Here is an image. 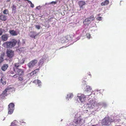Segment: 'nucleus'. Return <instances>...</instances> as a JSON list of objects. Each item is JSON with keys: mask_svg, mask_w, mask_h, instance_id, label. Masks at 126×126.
Masks as SVG:
<instances>
[{"mask_svg": "<svg viewBox=\"0 0 126 126\" xmlns=\"http://www.w3.org/2000/svg\"><path fill=\"white\" fill-rule=\"evenodd\" d=\"M1 97L0 95V97Z\"/></svg>", "mask_w": 126, "mask_h": 126, "instance_id": "52", "label": "nucleus"}, {"mask_svg": "<svg viewBox=\"0 0 126 126\" xmlns=\"http://www.w3.org/2000/svg\"><path fill=\"white\" fill-rule=\"evenodd\" d=\"M114 121V120L111 118L109 117H106L102 120L101 123L102 126H108Z\"/></svg>", "mask_w": 126, "mask_h": 126, "instance_id": "2", "label": "nucleus"}, {"mask_svg": "<svg viewBox=\"0 0 126 126\" xmlns=\"http://www.w3.org/2000/svg\"><path fill=\"white\" fill-rule=\"evenodd\" d=\"M18 80L20 81H22L23 80V79L22 77H19L18 78Z\"/></svg>", "mask_w": 126, "mask_h": 126, "instance_id": "33", "label": "nucleus"}, {"mask_svg": "<svg viewBox=\"0 0 126 126\" xmlns=\"http://www.w3.org/2000/svg\"><path fill=\"white\" fill-rule=\"evenodd\" d=\"M36 35H34L33 34H32L31 35H30V37H32V38H34V39L35 38V36H36Z\"/></svg>", "mask_w": 126, "mask_h": 126, "instance_id": "30", "label": "nucleus"}, {"mask_svg": "<svg viewBox=\"0 0 126 126\" xmlns=\"http://www.w3.org/2000/svg\"><path fill=\"white\" fill-rule=\"evenodd\" d=\"M4 31V30L1 28H0V36L1 35Z\"/></svg>", "mask_w": 126, "mask_h": 126, "instance_id": "31", "label": "nucleus"}, {"mask_svg": "<svg viewBox=\"0 0 126 126\" xmlns=\"http://www.w3.org/2000/svg\"><path fill=\"white\" fill-rule=\"evenodd\" d=\"M100 15H101L100 14H98L97 15L98 16H100Z\"/></svg>", "mask_w": 126, "mask_h": 126, "instance_id": "47", "label": "nucleus"}, {"mask_svg": "<svg viewBox=\"0 0 126 126\" xmlns=\"http://www.w3.org/2000/svg\"><path fill=\"white\" fill-rule=\"evenodd\" d=\"M16 121H14L12 123L10 126H17L16 124Z\"/></svg>", "mask_w": 126, "mask_h": 126, "instance_id": "27", "label": "nucleus"}, {"mask_svg": "<svg viewBox=\"0 0 126 126\" xmlns=\"http://www.w3.org/2000/svg\"><path fill=\"white\" fill-rule=\"evenodd\" d=\"M9 32L10 34L12 36H16L19 33V32H17L14 30H10Z\"/></svg>", "mask_w": 126, "mask_h": 126, "instance_id": "10", "label": "nucleus"}, {"mask_svg": "<svg viewBox=\"0 0 126 126\" xmlns=\"http://www.w3.org/2000/svg\"><path fill=\"white\" fill-rule=\"evenodd\" d=\"M90 35L89 33L87 34V38L89 39L90 38Z\"/></svg>", "mask_w": 126, "mask_h": 126, "instance_id": "39", "label": "nucleus"}, {"mask_svg": "<svg viewBox=\"0 0 126 126\" xmlns=\"http://www.w3.org/2000/svg\"><path fill=\"white\" fill-rule=\"evenodd\" d=\"M6 54L7 56L8 57L12 58L14 56V51L10 49H8L7 51Z\"/></svg>", "mask_w": 126, "mask_h": 126, "instance_id": "5", "label": "nucleus"}, {"mask_svg": "<svg viewBox=\"0 0 126 126\" xmlns=\"http://www.w3.org/2000/svg\"><path fill=\"white\" fill-rule=\"evenodd\" d=\"M92 91L91 87L87 85V95H91L92 93Z\"/></svg>", "mask_w": 126, "mask_h": 126, "instance_id": "12", "label": "nucleus"}, {"mask_svg": "<svg viewBox=\"0 0 126 126\" xmlns=\"http://www.w3.org/2000/svg\"><path fill=\"white\" fill-rule=\"evenodd\" d=\"M13 77L14 78H16L17 77V76L16 75H15L13 76Z\"/></svg>", "mask_w": 126, "mask_h": 126, "instance_id": "42", "label": "nucleus"}, {"mask_svg": "<svg viewBox=\"0 0 126 126\" xmlns=\"http://www.w3.org/2000/svg\"><path fill=\"white\" fill-rule=\"evenodd\" d=\"M12 11L13 12L15 13L16 12V6L13 5L12 7Z\"/></svg>", "mask_w": 126, "mask_h": 126, "instance_id": "22", "label": "nucleus"}, {"mask_svg": "<svg viewBox=\"0 0 126 126\" xmlns=\"http://www.w3.org/2000/svg\"><path fill=\"white\" fill-rule=\"evenodd\" d=\"M56 3V2L55 1H52L51 2V3H53L54 4H55Z\"/></svg>", "mask_w": 126, "mask_h": 126, "instance_id": "43", "label": "nucleus"}, {"mask_svg": "<svg viewBox=\"0 0 126 126\" xmlns=\"http://www.w3.org/2000/svg\"><path fill=\"white\" fill-rule=\"evenodd\" d=\"M41 8V7L40 6H37L36 7V9L39 10Z\"/></svg>", "mask_w": 126, "mask_h": 126, "instance_id": "38", "label": "nucleus"}, {"mask_svg": "<svg viewBox=\"0 0 126 126\" xmlns=\"http://www.w3.org/2000/svg\"><path fill=\"white\" fill-rule=\"evenodd\" d=\"M43 59H41L38 62L39 65H41L43 63Z\"/></svg>", "mask_w": 126, "mask_h": 126, "instance_id": "25", "label": "nucleus"}, {"mask_svg": "<svg viewBox=\"0 0 126 126\" xmlns=\"http://www.w3.org/2000/svg\"><path fill=\"white\" fill-rule=\"evenodd\" d=\"M16 74L18 75H21L23 74L24 71L23 69H21L19 68H16V70H14Z\"/></svg>", "mask_w": 126, "mask_h": 126, "instance_id": "9", "label": "nucleus"}, {"mask_svg": "<svg viewBox=\"0 0 126 126\" xmlns=\"http://www.w3.org/2000/svg\"><path fill=\"white\" fill-rule=\"evenodd\" d=\"M17 43L18 46H20V45L21 43L19 40H18L17 41Z\"/></svg>", "mask_w": 126, "mask_h": 126, "instance_id": "35", "label": "nucleus"}, {"mask_svg": "<svg viewBox=\"0 0 126 126\" xmlns=\"http://www.w3.org/2000/svg\"><path fill=\"white\" fill-rule=\"evenodd\" d=\"M102 17L100 16L96 18V19L97 20L101 21L102 20Z\"/></svg>", "mask_w": 126, "mask_h": 126, "instance_id": "34", "label": "nucleus"}, {"mask_svg": "<svg viewBox=\"0 0 126 126\" xmlns=\"http://www.w3.org/2000/svg\"><path fill=\"white\" fill-rule=\"evenodd\" d=\"M73 94L72 93H70L67 94V98L69 100V98H71L73 97Z\"/></svg>", "mask_w": 126, "mask_h": 126, "instance_id": "24", "label": "nucleus"}, {"mask_svg": "<svg viewBox=\"0 0 126 126\" xmlns=\"http://www.w3.org/2000/svg\"><path fill=\"white\" fill-rule=\"evenodd\" d=\"M78 3L80 7H82L85 4V2L83 1H79L78 2Z\"/></svg>", "mask_w": 126, "mask_h": 126, "instance_id": "18", "label": "nucleus"}, {"mask_svg": "<svg viewBox=\"0 0 126 126\" xmlns=\"http://www.w3.org/2000/svg\"><path fill=\"white\" fill-rule=\"evenodd\" d=\"M35 28L38 30L40 29V26L39 25H35Z\"/></svg>", "mask_w": 126, "mask_h": 126, "instance_id": "32", "label": "nucleus"}, {"mask_svg": "<svg viewBox=\"0 0 126 126\" xmlns=\"http://www.w3.org/2000/svg\"><path fill=\"white\" fill-rule=\"evenodd\" d=\"M3 13L6 15H7L8 13V11L7 9H5L3 12Z\"/></svg>", "mask_w": 126, "mask_h": 126, "instance_id": "28", "label": "nucleus"}, {"mask_svg": "<svg viewBox=\"0 0 126 126\" xmlns=\"http://www.w3.org/2000/svg\"><path fill=\"white\" fill-rule=\"evenodd\" d=\"M86 81H85L84 80H83L82 81V85H84L86 84Z\"/></svg>", "mask_w": 126, "mask_h": 126, "instance_id": "37", "label": "nucleus"}, {"mask_svg": "<svg viewBox=\"0 0 126 126\" xmlns=\"http://www.w3.org/2000/svg\"><path fill=\"white\" fill-rule=\"evenodd\" d=\"M37 61L36 60H33L31 61L28 64V66L30 68L33 67L37 63Z\"/></svg>", "mask_w": 126, "mask_h": 126, "instance_id": "4", "label": "nucleus"}, {"mask_svg": "<svg viewBox=\"0 0 126 126\" xmlns=\"http://www.w3.org/2000/svg\"><path fill=\"white\" fill-rule=\"evenodd\" d=\"M3 60V58L2 57H0V63Z\"/></svg>", "mask_w": 126, "mask_h": 126, "instance_id": "36", "label": "nucleus"}, {"mask_svg": "<svg viewBox=\"0 0 126 126\" xmlns=\"http://www.w3.org/2000/svg\"><path fill=\"white\" fill-rule=\"evenodd\" d=\"M15 105L13 103H10L8 105V109L14 110Z\"/></svg>", "mask_w": 126, "mask_h": 126, "instance_id": "17", "label": "nucleus"}, {"mask_svg": "<svg viewBox=\"0 0 126 126\" xmlns=\"http://www.w3.org/2000/svg\"><path fill=\"white\" fill-rule=\"evenodd\" d=\"M10 0H7L6 1L7 2H9L10 1Z\"/></svg>", "mask_w": 126, "mask_h": 126, "instance_id": "46", "label": "nucleus"}, {"mask_svg": "<svg viewBox=\"0 0 126 126\" xmlns=\"http://www.w3.org/2000/svg\"><path fill=\"white\" fill-rule=\"evenodd\" d=\"M24 63V61H23V62L22 63H16L15 64H14V70L16 69V68H18L20 66V65L21 64H22Z\"/></svg>", "mask_w": 126, "mask_h": 126, "instance_id": "13", "label": "nucleus"}, {"mask_svg": "<svg viewBox=\"0 0 126 126\" xmlns=\"http://www.w3.org/2000/svg\"><path fill=\"white\" fill-rule=\"evenodd\" d=\"M0 81L3 85H5L6 84V81L4 78L2 77L0 79Z\"/></svg>", "mask_w": 126, "mask_h": 126, "instance_id": "20", "label": "nucleus"}, {"mask_svg": "<svg viewBox=\"0 0 126 126\" xmlns=\"http://www.w3.org/2000/svg\"><path fill=\"white\" fill-rule=\"evenodd\" d=\"M94 19V16L92 15L90 17L87 18V22L91 21Z\"/></svg>", "mask_w": 126, "mask_h": 126, "instance_id": "21", "label": "nucleus"}, {"mask_svg": "<svg viewBox=\"0 0 126 126\" xmlns=\"http://www.w3.org/2000/svg\"><path fill=\"white\" fill-rule=\"evenodd\" d=\"M9 37V35L7 34H5L1 36V39L3 41H6L7 40Z\"/></svg>", "mask_w": 126, "mask_h": 126, "instance_id": "11", "label": "nucleus"}, {"mask_svg": "<svg viewBox=\"0 0 126 126\" xmlns=\"http://www.w3.org/2000/svg\"><path fill=\"white\" fill-rule=\"evenodd\" d=\"M7 19V16L2 14L0 16V19L3 21H5Z\"/></svg>", "mask_w": 126, "mask_h": 126, "instance_id": "14", "label": "nucleus"}, {"mask_svg": "<svg viewBox=\"0 0 126 126\" xmlns=\"http://www.w3.org/2000/svg\"><path fill=\"white\" fill-rule=\"evenodd\" d=\"M28 3L31 4L30 6L32 8L34 7V5L32 4L31 1H28Z\"/></svg>", "mask_w": 126, "mask_h": 126, "instance_id": "29", "label": "nucleus"}, {"mask_svg": "<svg viewBox=\"0 0 126 126\" xmlns=\"http://www.w3.org/2000/svg\"><path fill=\"white\" fill-rule=\"evenodd\" d=\"M88 75H89V76H90V77H91V74H88Z\"/></svg>", "mask_w": 126, "mask_h": 126, "instance_id": "49", "label": "nucleus"}, {"mask_svg": "<svg viewBox=\"0 0 126 126\" xmlns=\"http://www.w3.org/2000/svg\"><path fill=\"white\" fill-rule=\"evenodd\" d=\"M77 115H75V118L72 123V124L74 126H80L84 123V120L82 119L80 116H77Z\"/></svg>", "mask_w": 126, "mask_h": 126, "instance_id": "1", "label": "nucleus"}, {"mask_svg": "<svg viewBox=\"0 0 126 126\" xmlns=\"http://www.w3.org/2000/svg\"><path fill=\"white\" fill-rule=\"evenodd\" d=\"M33 82L35 83L36 84H38V85H40L41 81L38 79L35 80L33 81Z\"/></svg>", "mask_w": 126, "mask_h": 126, "instance_id": "23", "label": "nucleus"}, {"mask_svg": "<svg viewBox=\"0 0 126 126\" xmlns=\"http://www.w3.org/2000/svg\"><path fill=\"white\" fill-rule=\"evenodd\" d=\"M98 126V125L97 124H96V125H92V126Z\"/></svg>", "mask_w": 126, "mask_h": 126, "instance_id": "45", "label": "nucleus"}, {"mask_svg": "<svg viewBox=\"0 0 126 126\" xmlns=\"http://www.w3.org/2000/svg\"><path fill=\"white\" fill-rule=\"evenodd\" d=\"M16 40L13 39L10 42H7L4 43L3 46L7 48H11L14 47L17 43Z\"/></svg>", "mask_w": 126, "mask_h": 126, "instance_id": "3", "label": "nucleus"}, {"mask_svg": "<svg viewBox=\"0 0 126 126\" xmlns=\"http://www.w3.org/2000/svg\"><path fill=\"white\" fill-rule=\"evenodd\" d=\"M109 1L108 0H106L104 2H102L101 3V5L102 6L107 5L109 3Z\"/></svg>", "mask_w": 126, "mask_h": 126, "instance_id": "15", "label": "nucleus"}, {"mask_svg": "<svg viewBox=\"0 0 126 126\" xmlns=\"http://www.w3.org/2000/svg\"><path fill=\"white\" fill-rule=\"evenodd\" d=\"M39 69H36L31 72V74L32 75H34L38 72L39 71Z\"/></svg>", "mask_w": 126, "mask_h": 126, "instance_id": "19", "label": "nucleus"}, {"mask_svg": "<svg viewBox=\"0 0 126 126\" xmlns=\"http://www.w3.org/2000/svg\"><path fill=\"white\" fill-rule=\"evenodd\" d=\"M8 67L7 64H4L2 66L1 68L3 71H5L7 69Z\"/></svg>", "mask_w": 126, "mask_h": 126, "instance_id": "16", "label": "nucleus"}, {"mask_svg": "<svg viewBox=\"0 0 126 126\" xmlns=\"http://www.w3.org/2000/svg\"><path fill=\"white\" fill-rule=\"evenodd\" d=\"M79 100L82 102H84L86 99L85 96L84 94H79L77 96Z\"/></svg>", "mask_w": 126, "mask_h": 126, "instance_id": "7", "label": "nucleus"}, {"mask_svg": "<svg viewBox=\"0 0 126 126\" xmlns=\"http://www.w3.org/2000/svg\"><path fill=\"white\" fill-rule=\"evenodd\" d=\"M22 123H24L25 124L26 123L25 122H22Z\"/></svg>", "mask_w": 126, "mask_h": 126, "instance_id": "51", "label": "nucleus"}, {"mask_svg": "<svg viewBox=\"0 0 126 126\" xmlns=\"http://www.w3.org/2000/svg\"><path fill=\"white\" fill-rule=\"evenodd\" d=\"M83 23L84 25H85L86 26V20H85L84 21H83Z\"/></svg>", "mask_w": 126, "mask_h": 126, "instance_id": "41", "label": "nucleus"}, {"mask_svg": "<svg viewBox=\"0 0 126 126\" xmlns=\"http://www.w3.org/2000/svg\"><path fill=\"white\" fill-rule=\"evenodd\" d=\"M25 1H27L28 2V1H30V0H24Z\"/></svg>", "mask_w": 126, "mask_h": 126, "instance_id": "48", "label": "nucleus"}, {"mask_svg": "<svg viewBox=\"0 0 126 126\" xmlns=\"http://www.w3.org/2000/svg\"><path fill=\"white\" fill-rule=\"evenodd\" d=\"M14 110V109H8V114H12L13 113Z\"/></svg>", "mask_w": 126, "mask_h": 126, "instance_id": "26", "label": "nucleus"}, {"mask_svg": "<svg viewBox=\"0 0 126 126\" xmlns=\"http://www.w3.org/2000/svg\"><path fill=\"white\" fill-rule=\"evenodd\" d=\"M88 105H89V107L90 108H94L96 105L95 100H90Z\"/></svg>", "mask_w": 126, "mask_h": 126, "instance_id": "8", "label": "nucleus"}, {"mask_svg": "<svg viewBox=\"0 0 126 126\" xmlns=\"http://www.w3.org/2000/svg\"><path fill=\"white\" fill-rule=\"evenodd\" d=\"M103 106L104 107H106L107 106L106 104L105 103H103Z\"/></svg>", "mask_w": 126, "mask_h": 126, "instance_id": "40", "label": "nucleus"}, {"mask_svg": "<svg viewBox=\"0 0 126 126\" xmlns=\"http://www.w3.org/2000/svg\"><path fill=\"white\" fill-rule=\"evenodd\" d=\"M22 44H23L25 43V41L24 40H23L22 41Z\"/></svg>", "mask_w": 126, "mask_h": 126, "instance_id": "44", "label": "nucleus"}, {"mask_svg": "<svg viewBox=\"0 0 126 126\" xmlns=\"http://www.w3.org/2000/svg\"><path fill=\"white\" fill-rule=\"evenodd\" d=\"M121 126V125H116V126Z\"/></svg>", "mask_w": 126, "mask_h": 126, "instance_id": "50", "label": "nucleus"}, {"mask_svg": "<svg viewBox=\"0 0 126 126\" xmlns=\"http://www.w3.org/2000/svg\"><path fill=\"white\" fill-rule=\"evenodd\" d=\"M9 89V88H7L3 91L2 93L0 95L2 99H4L5 96H7L8 94L7 93Z\"/></svg>", "mask_w": 126, "mask_h": 126, "instance_id": "6", "label": "nucleus"}]
</instances>
